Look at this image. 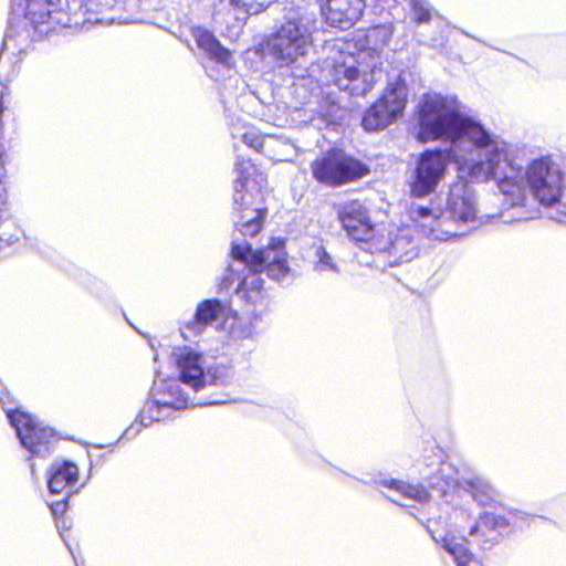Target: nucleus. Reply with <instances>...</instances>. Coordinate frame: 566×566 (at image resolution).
Masks as SVG:
<instances>
[{"instance_id":"2f4dec72","label":"nucleus","mask_w":566,"mask_h":566,"mask_svg":"<svg viewBox=\"0 0 566 566\" xmlns=\"http://www.w3.org/2000/svg\"><path fill=\"white\" fill-rule=\"evenodd\" d=\"M66 499H63L62 501L51 503L50 509L54 515L63 514L66 510Z\"/></svg>"},{"instance_id":"bb28decb","label":"nucleus","mask_w":566,"mask_h":566,"mask_svg":"<svg viewBox=\"0 0 566 566\" xmlns=\"http://www.w3.org/2000/svg\"><path fill=\"white\" fill-rule=\"evenodd\" d=\"M276 0H229L230 4L248 15L259 14Z\"/></svg>"},{"instance_id":"20e7f679","label":"nucleus","mask_w":566,"mask_h":566,"mask_svg":"<svg viewBox=\"0 0 566 566\" xmlns=\"http://www.w3.org/2000/svg\"><path fill=\"white\" fill-rule=\"evenodd\" d=\"M235 171L239 179L234 181L233 195V219L235 231L233 239L239 243V235L253 237L262 228V222L266 213L263 206L262 189L266 186V177L260 172L250 160L238 159L235 163Z\"/></svg>"},{"instance_id":"dca6fc26","label":"nucleus","mask_w":566,"mask_h":566,"mask_svg":"<svg viewBox=\"0 0 566 566\" xmlns=\"http://www.w3.org/2000/svg\"><path fill=\"white\" fill-rule=\"evenodd\" d=\"M224 312V305L219 300H206L199 303L192 318L180 326L185 339L199 336L205 328L218 321Z\"/></svg>"},{"instance_id":"7c9ffc66","label":"nucleus","mask_w":566,"mask_h":566,"mask_svg":"<svg viewBox=\"0 0 566 566\" xmlns=\"http://www.w3.org/2000/svg\"><path fill=\"white\" fill-rule=\"evenodd\" d=\"M482 522L484 524H492L494 527H499V528H502V527H506L507 526V522L504 517L502 516H495L493 514H490V513H485L482 517H481Z\"/></svg>"},{"instance_id":"4be33fe9","label":"nucleus","mask_w":566,"mask_h":566,"mask_svg":"<svg viewBox=\"0 0 566 566\" xmlns=\"http://www.w3.org/2000/svg\"><path fill=\"white\" fill-rule=\"evenodd\" d=\"M380 249L387 251L397 262L401 263L411 261L418 254L416 242L408 229L399 230L395 239H390L388 244Z\"/></svg>"},{"instance_id":"9d476101","label":"nucleus","mask_w":566,"mask_h":566,"mask_svg":"<svg viewBox=\"0 0 566 566\" xmlns=\"http://www.w3.org/2000/svg\"><path fill=\"white\" fill-rule=\"evenodd\" d=\"M312 171L316 180L333 187L354 181L368 174L364 164L342 151H332L316 159L312 164Z\"/></svg>"},{"instance_id":"5701e85b","label":"nucleus","mask_w":566,"mask_h":566,"mask_svg":"<svg viewBox=\"0 0 566 566\" xmlns=\"http://www.w3.org/2000/svg\"><path fill=\"white\" fill-rule=\"evenodd\" d=\"M313 270L325 275L339 274L340 265L323 245H317L314 248Z\"/></svg>"},{"instance_id":"473e14b6","label":"nucleus","mask_w":566,"mask_h":566,"mask_svg":"<svg viewBox=\"0 0 566 566\" xmlns=\"http://www.w3.org/2000/svg\"><path fill=\"white\" fill-rule=\"evenodd\" d=\"M479 532V525H474L471 527L470 536H474Z\"/></svg>"},{"instance_id":"f3484780","label":"nucleus","mask_w":566,"mask_h":566,"mask_svg":"<svg viewBox=\"0 0 566 566\" xmlns=\"http://www.w3.org/2000/svg\"><path fill=\"white\" fill-rule=\"evenodd\" d=\"M429 531L432 538L440 543L443 549L453 557L457 566H483L481 560L467 548V539L464 537L457 536L450 532L444 535H437L431 530Z\"/></svg>"},{"instance_id":"a211bd4d","label":"nucleus","mask_w":566,"mask_h":566,"mask_svg":"<svg viewBox=\"0 0 566 566\" xmlns=\"http://www.w3.org/2000/svg\"><path fill=\"white\" fill-rule=\"evenodd\" d=\"M377 102H381L380 113L389 117V125L402 116L407 103V86L401 81L388 84Z\"/></svg>"},{"instance_id":"6ab92c4d","label":"nucleus","mask_w":566,"mask_h":566,"mask_svg":"<svg viewBox=\"0 0 566 566\" xmlns=\"http://www.w3.org/2000/svg\"><path fill=\"white\" fill-rule=\"evenodd\" d=\"M379 485L387 488L392 494L387 495L394 503L403 505L401 501H413L424 503L429 500V493L419 484H410L405 481L384 478L377 482Z\"/></svg>"},{"instance_id":"1a4fd4ad","label":"nucleus","mask_w":566,"mask_h":566,"mask_svg":"<svg viewBox=\"0 0 566 566\" xmlns=\"http://www.w3.org/2000/svg\"><path fill=\"white\" fill-rule=\"evenodd\" d=\"M517 181L544 206L557 202L562 193V174L548 158L533 160L525 172L518 168Z\"/></svg>"},{"instance_id":"c85d7f7f","label":"nucleus","mask_w":566,"mask_h":566,"mask_svg":"<svg viewBox=\"0 0 566 566\" xmlns=\"http://www.w3.org/2000/svg\"><path fill=\"white\" fill-rule=\"evenodd\" d=\"M415 21L420 23H427L431 19V13L424 0H410Z\"/></svg>"},{"instance_id":"cd10ccee","label":"nucleus","mask_w":566,"mask_h":566,"mask_svg":"<svg viewBox=\"0 0 566 566\" xmlns=\"http://www.w3.org/2000/svg\"><path fill=\"white\" fill-rule=\"evenodd\" d=\"M108 7H111L108 2H103L101 0H84L81 6V10L84 15H87L85 21L91 23H101L103 20L102 18H98V14Z\"/></svg>"},{"instance_id":"ddd939ff","label":"nucleus","mask_w":566,"mask_h":566,"mask_svg":"<svg viewBox=\"0 0 566 566\" xmlns=\"http://www.w3.org/2000/svg\"><path fill=\"white\" fill-rule=\"evenodd\" d=\"M18 8L33 29L32 40L54 31L56 25L63 23L65 15L61 10V0H20Z\"/></svg>"},{"instance_id":"aec40b11","label":"nucleus","mask_w":566,"mask_h":566,"mask_svg":"<svg viewBox=\"0 0 566 566\" xmlns=\"http://www.w3.org/2000/svg\"><path fill=\"white\" fill-rule=\"evenodd\" d=\"M191 34L200 50H202L211 60L218 63L230 65L231 53L222 46L214 35L206 29L196 27L191 29Z\"/></svg>"},{"instance_id":"7ed1b4c3","label":"nucleus","mask_w":566,"mask_h":566,"mask_svg":"<svg viewBox=\"0 0 566 566\" xmlns=\"http://www.w3.org/2000/svg\"><path fill=\"white\" fill-rule=\"evenodd\" d=\"M409 216L419 232L431 240L463 237L469 227L478 224L474 191L467 182H455L450 188L446 209L439 214L427 207L412 205Z\"/></svg>"},{"instance_id":"c756f323","label":"nucleus","mask_w":566,"mask_h":566,"mask_svg":"<svg viewBox=\"0 0 566 566\" xmlns=\"http://www.w3.org/2000/svg\"><path fill=\"white\" fill-rule=\"evenodd\" d=\"M241 140L248 145L249 147L253 148L256 151H261L263 144H264V137L260 136L254 130L245 132L241 135Z\"/></svg>"},{"instance_id":"0eeeda50","label":"nucleus","mask_w":566,"mask_h":566,"mask_svg":"<svg viewBox=\"0 0 566 566\" xmlns=\"http://www.w3.org/2000/svg\"><path fill=\"white\" fill-rule=\"evenodd\" d=\"M189 398L180 387L178 380L155 381L151 398L146 401L136 422L125 430L122 438L133 439L142 427H148L155 421L172 418L177 410L188 408Z\"/></svg>"},{"instance_id":"a878e982","label":"nucleus","mask_w":566,"mask_h":566,"mask_svg":"<svg viewBox=\"0 0 566 566\" xmlns=\"http://www.w3.org/2000/svg\"><path fill=\"white\" fill-rule=\"evenodd\" d=\"M472 495L481 504L488 505L497 496L496 490L485 480L475 478L471 482Z\"/></svg>"},{"instance_id":"39448f33","label":"nucleus","mask_w":566,"mask_h":566,"mask_svg":"<svg viewBox=\"0 0 566 566\" xmlns=\"http://www.w3.org/2000/svg\"><path fill=\"white\" fill-rule=\"evenodd\" d=\"M315 30L313 13L302 8L289 9L281 25L266 41L269 55L280 67L298 63L312 49Z\"/></svg>"},{"instance_id":"f8f14e48","label":"nucleus","mask_w":566,"mask_h":566,"mask_svg":"<svg viewBox=\"0 0 566 566\" xmlns=\"http://www.w3.org/2000/svg\"><path fill=\"white\" fill-rule=\"evenodd\" d=\"M7 417L15 429L22 447L32 457L45 458L51 453L55 441L52 429L42 427L32 416L19 410L7 411Z\"/></svg>"},{"instance_id":"393cba45","label":"nucleus","mask_w":566,"mask_h":566,"mask_svg":"<svg viewBox=\"0 0 566 566\" xmlns=\"http://www.w3.org/2000/svg\"><path fill=\"white\" fill-rule=\"evenodd\" d=\"M30 32L25 30L23 32H13L11 29L3 39L2 53L9 52L13 55L25 52L29 45Z\"/></svg>"},{"instance_id":"b1692460","label":"nucleus","mask_w":566,"mask_h":566,"mask_svg":"<svg viewBox=\"0 0 566 566\" xmlns=\"http://www.w3.org/2000/svg\"><path fill=\"white\" fill-rule=\"evenodd\" d=\"M381 102H375L364 113L361 125L367 132H377L389 126V117L380 113Z\"/></svg>"},{"instance_id":"423d86ee","label":"nucleus","mask_w":566,"mask_h":566,"mask_svg":"<svg viewBox=\"0 0 566 566\" xmlns=\"http://www.w3.org/2000/svg\"><path fill=\"white\" fill-rule=\"evenodd\" d=\"M376 66L369 67L358 62L354 55L339 52L334 57H327L322 67L323 80L327 84L348 93L350 96H365L377 82Z\"/></svg>"},{"instance_id":"412c9836","label":"nucleus","mask_w":566,"mask_h":566,"mask_svg":"<svg viewBox=\"0 0 566 566\" xmlns=\"http://www.w3.org/2000/svg\"><path fill=\"white\" fill-rule=\"evenodd\" d=\"M77 476L78 469L74 463L69 461L55 462L51 465L48 488L52 494H60L67 486L74 484Z\"/></svg>"},{"instance_id":"4468645a","label":"nucleus","mask_w":566,"mask_h":566,"mask_svg":"<svg viewBox=\"0 0 566 566\" xmlns=\"http://www.w3.org/2000/svg\"><path fill=\"white\" fill-rule=\"evenodd\" d=\"M335 209L338 220L353 240L368 242L374 239L375 229L361 202L349 200L336 205Z\"/></svg>"},{"instance_id":"6e6552de","label":"nucleus","mask_w":566,"mask_h":566,"mask_svg":"<svg viewBox=\"0 0 566 566\" xmlns=\"http://www.w3.org/2000/svg\"><path fill=\"white\" fill-rule=\"evenodd\" d=\"M176 363L180 374L179 379H177L180 384V387L185 385L195 392L208 385H227L232 378L231 368L223 364L209 366L205 371L202 366V356L187 347L179 349V352L176 354ZM181 389L185 394H187L184 388ZM187 396L189 395L187 394ZM218 403H220V401L205 400L193 402L191 399H189L188 406H211Z\"/></svg>"},{"instance_id":"f257e3e1","label":"nucleus","mask_w":566,"mask_h":566,"mask_svg":"<svg viewBox=\"0 0 566 566\" xmlns=\"http://www.w3.org/2000/svg\"><path fill=\"white\" fill-rule=\"evenodd\" d=\"M418 139L448 140L450 156L460 174L476 182L496 180L511 207L524 205L525 188L517 181L518 168L509 159L507 144L468 116L455 97L440 94L422 97Z\"/></svg>"},{"instance_id":"9b49d317","label":"nucleus","mask_w":566,"mask_h":566,"mask_svg":"<svg viewBox=\"0 0 566 566\" xmlns=\"http://www.w3.org/2000/svg\"><path fill=\"white\" fill-rule=\"evenodd\" d=\"M452 160L450 148L422 153L411 175L410 189L416 197L432 193L443 179L448 163Z\"/></svg>"},{"instance_id":"2eb2a0df","label":"nucleus","mask_w":566,"mask_h":566,"mask_svg":"<svg viewBox=\"0 0 566 566\" xmlns=\"http://www.w3.org/2000/svg\"><path fill=\"white\" fill-rule=\"evenodd\" d=\"M326 22L334 28L347 30L361 17L365 0H319Z\"/></svg>"},{"instance_id":"f03ea898","label":"nucleus","mask_w":566,"mask_h":566,"mask_svg":"<svg viewBox=\"0 0 566 566\" xmlns=\"http://www.w3.org/2000/svg\"><path fill=\"white\" fill-rule=\"evenodd\" d=\"M231 256L233 263L229 265L230 284L235 277L239 281L237 294L253 304H261L265 300L261 272L266 271L268 276L275 281H283L290 273L282 241H276L264 250L253 251L251 244L234 240Z\"/></svg>"}]
</instances>
